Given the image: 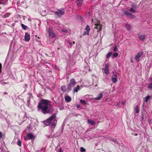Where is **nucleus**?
I'll return each instance as SVG.
<instances>
[{"mask_svg":"<svg viewBox=\"0 0 152 152\" xmlns=\"http://www.w3.org/2000/svg\"><path fill=\"white\" fill-rule=\"evenodd\" d=\"M39 111H41L44 114H51L53 110V107L50 102L46 99H43L37 106Z\"/></svg>","mask_w":152,"mask_h":152,"instance_id":"obj_1","label":"nucleus"},{"mask_svg":"<svg viewBox=\"0 0 152 152\" xmlns=\"http://www.w3.org/2000/svg\"><path fill=\"white\" fill-rule=\"evenodd\" d=\"M56 114L54 113L50 117L46 120L43 121V123L46 126H49L51 127L54 128L56 126L57 120L56 118Z\"/></svg>","mask_w":152,"mask_h":152,"instance_id":"obj_2","label":"nucleus"},{"mask_svg":"<svg viewBox=\"0 0 152 152\" xmlns=\"http://www.w3.org/2000/svg\"><path fill=\"white\" fill-rule=\"evenodd\" d=\"M65 11L64 9L61 8L58 9L56 11H55L54 12L57 17H60L64 14Z\"/></svg>","mask_w":152,"mask_h":152,"instance_id":"obj_3","label":"nucleus"},{"mask_svg":"<svg viewBox=\"0 0 152 152\" xmlns=\"http://www.w3.org/2000/svg\"><path fill=\"white\" fill-rule=\"evenodd\" d=\"M96 23L94 22L93 19H92V23L94 25V28L97 29V31L99 32L102 29V26L98 21H96Z\"/></svg>","mask_w":152,"mask_h":152,"instance_id":"obj_4","label":"nucleus"},{"mask_svg":"<svg viewBox=\"0 0 152 152\" xmlns=\"http://www.w3.org/2000/svg\"><path fill=\"white\" fill-rule=\"evenodd\" d=\"M76 84L75 80L74 79H72L70 82L68 84L67 87V89L68 91H70L71 90L72 88Z\"/></svg>","mask_w":152,"mask_h":152,"instance_id":"obj_5","label":"nucleus"},{"mask_svg":"<svg viewBox=\"0 0 152 152\" xmlns=\"http://www.w3.org/2000/svg\"><path fill=\"white\" fill-rule=\"evenodd\" d=\"M113 74L111 76V80L113 83H115L118 81L117 79V75L114 73H113Z\"/></svg>","mask_w":152,"mask_h":152,"instance_id":"obj_6","label":"nucleus"},{"mask_svg":"<svg viewBox=\"0 0 152 152\" xmlns=\"http://www.w3.org/2000/svg\"><path fill=\"white\" fill-rule=\"evenodd\" d=\"M124 15L126 16L129 17L130 18H134L135 16L132 15L131 13H129L127 10H124Z\"/></svg>","mask_w":152,"mask_h":152,"instance_id":"obj_7","label":"nucleus"},{"mask_svg":"<svg viewBox=\"0 0 152 152\" xmlns=\"http://www.w3.org/2000/svg\"><path fill=\"white\" fill-rule=\"evenodd\" d=\"M143 53L142 51H140L137 53L136 56L135 57V58L137 61H139L140 58L142 55Z\"/></svg>","mask_w":152,"mask_h":152,"instance_id":"obj_8","label":"nucleus"},{"mask_svg":"<svg viewBox=\"0 0 152 152\" xmlns=\"http://www.w3.org/2000/svg\"><path fill=\"white\" fill-rule=\"evenodd\" d=\"M25 41L28 42L30 39V35L27 33H26L25 34L24 37Z\"/></svg>","mask_w":152,"mask_h":152,"instance_id":"obj_9","label":"nucleus"},{"mask_svg":"<svg viewBox=\"0 0 152 152\" xmlns=\"http://www.w3.org/2000/svg\"><path fill=\"white\" fill-rule=\"evenodd\" d=\"M48 32L50 35L53 38L55 37V35L52 29L50 28L49 29Z\"/></svg>","mask_w":152,"mask_h":152,"instance_id":"obj_10","label":"nucleus"},{"mask_svg":"<svg viewBox=\"0 0 152 152\" xmlns=\"http://www.w3.org/2000/svg\"><path fill=\"white\" fill-rule=\"evenodd\" d=\"M34 138V136L33 134H28L27 135V137H26L25 138V140H27L28 139H30Z\"/></svg>","mask_w":152,"mask_h":152,"instance_id":"obj_11","label":"nucleus"},{"mask_svg":"<svg viewBox=\"0 0 152 152\" xmlns=\"http://www.w3.org/2000/svg\"><path fill=\"white\" fill-rule=\"evenodd\" d=\"M138 37L142 41H144L146 37V36L145 35H140L139 34L138 35Z\"/></svg>","mask_w":152,"mask_h":152,"instance_id":"obj_12","label":"nucleus"},{"mask_svg":"<svg viewBox=\"0 0 152 152\" xmlns=\"http://www.w3.org/2000/svg\"><path fill=\"white\" fill-rule=\"evenodd\" d=\"M103 93V92H101L100 93L97 97L94 98V99L95 100H99L102 97Z\"/></svg>","mask_w":152,"mask_h":152,"instance_id":"obj_13","label":"nucleus"},{"mask_svg":"<svg viewBox=\"0 0 152 152\" xmlns=\"http://www.w3.org/2000/svg\"><path fill=\"white\" fill-rule=\"evenodd\" d=\"M65 100L68 102H69L71 100V97L68 95L65 96Z\"/></svg>","mask_w":152,"mask_h":152,"instance_id":"obj_14","label":"nucleus"},{"mask_svg":"<svg viewBox=\"0 0 152 152\" xmlns=\"http://www.w3.org/2000/svg\"><path fill=\"white\" fill-rule=\"evenodd\" d=\"M83 2V0H77V5L80 6Z\"/></svg>","mask_w":152,"mask_h":152,"instance_id":"obj_15","label":"nucleus"},{"mask_svg":"<svg viewBox=\"0 0 152 152\" xmlns=\"http://www.w3.org/2000/svg\"><path fill=\"white\" fill-rule=\"evenodd\" d=\"M88 122L89 124L92 125H93L95 124V122L94 121L91 119L88 120Z\"/></svg>","mask_w":152,"mask_h":152,"instance_id":"obj_16","label":"nucleus"},{"mask_svg":"<svg viewBox=\"0 0 152 152\" xmlns=\"http://www.w3.org/2000/svg\"><path fill=\"white\" fill-rule=\"evenodd\" d=\"M125 26H126V27L128 31H129L130 30L131 26L129 24L127 23L125 24Z\"/></svg>","mask_w":152,"mask_h":152,"instance_id":"obj_17","label":"nucleus"},{"mask_svg":"<svg viewBox=\"0 0 152 152\" xmlns=\"http://www.w3.org/2000/svg\"><path fill=\"white\" fill-rule=\"evenodd\" d=\"M61 89L62 91L65 92L66 91V87L65 85L62 86L61 87Z\"/></svg>","mask_w":152,"mask_h":152,"instance_id":"obj_18","label":"nucleus"},{"mask_svg":"<svg viewBox=\"0 0 152 152\" xmlns=\"http://www.w3.org/2000/svg\"><path fill=\"white\" fill-rule=\"evenodd\" d=\"M21 26L23 28L24 30H26L27 28V26L25 25H24L23 24H22L21 25Z\"/></svg>","mask_w":152,"mask_h":152,"instance_id":"obj_19","label":"nucleus"},{"mask_svg":"<svg viewBox=\"0 0 152 152\" xmlns=\"http://www.w3.org/2000/svg\"><path fill=\"white\" fill-rule=\"evenodd\" d=\"M150 96L149 95H148L147 96L145 97V101L146 102H147L149 99Z\"/></svg>","mask_w":152,"mask_h":152,"instance_id":"obj_20","label":"nucleus"},{"mask_svg":"<svg viewBox=\"0 0 152 152\" xmlns=\"http://www.w3.org/2000/svg\"><path fill=\"white\" fill-rule=\"evenodd\" d=\"M79 90H80L79 86H77L74 88V91L75 92H77Z\"/></svg>","mask_w":152,"mask_h":152,"instance_id":"obj_21","label":"nucleus"},{"mask_svg":"<svg viewBox=\"0 0 152 152\" xmlns=\"http://www.w3.org/2000/svg\"><path fill=\"white\" fill-rule=\"evenodd\" d=\"M18 141L17 142V143L19 146H21V141L19 140V139H18Z\"/></svg>","mask_w":152,"mask_h":152,"instance_id":"obj_22","label":"nucleus"},{"mask_svg":"<svg viewBox=\"0 0 152 152\" xmlns=\"http://www.w3.org/2000/svg\"><path fill=\"white\" fill-rule=\"evenodd\" d=\"M135 112L137 113H138L139 112V108L137 106L135 108Z\"/></svg>","mask_w":152,"mask_h":152,"instance_id":"obj_23","label":"nucleus"},{"mask_svg":"<svg viewBox=\"0 0 152 152\" xmlns=\"http://www.w3.org/2000/svg\"><path fill=\"white\" fill-rule=\"evenodd\" d=\"M30 98H31L30 96H29L28 97L27 99V103H28V105H29V104H30Z\"/></svg>","mask_w":152,"mask_h":152,"instance_id":"obj_24","label":"nucleus"},{"mask_svg":"<svg viewBox=\"0 0 152 152\" xmlns=\"http://www.w3.org/2000/svg\"><path fill=\"white\" fill-rule=\"evenodd\" d=\"M80 102L81 103L84 104L86 105V102L84 100H80Z\"/></svg>","mask_w":152,"mask_h":152,"instance_id":"obj_25","label":"nucleus"},{"mask_svg":"<svg viewBox=\"0 0 152 152\" xmlns=\"http://www.w3.org/2000/svg\"><path fill=\"white\" fill-rule=\"evenodd\" d=\"M85 29L86 30V31H88L89 32L90 30V28L89 26L87 25Z\"/></svg>","mask_w":152,"mask_h":152,"instance_id":"obj_26","label":"nucleus"},{"mask_svg":"<svg viewBox=\"0 0 152 152\" xmlns=\"http://www.w3.org/2000/svg\"><path fill=\"white\" fill-rule=\"evenodd\" d=\"M104 72L106 75H107L109 73V70L108 69H104Z\"/></svg>","mask_w":152,"mask_h":152,"instance_id":"obj_27","label":"nucleus"},{"mask_svg":"<svg viewBox=\"0 0 152 152\" xmlns=\"http://www.w3.org/2000/svg\"><path fill=\"white\" fill-rule=\"evenodd\" d=\"M132 8L134 9V10L137 8V6L136 4H132Z\"/></svg>","mask_w":152,"mask_h":152,"instance_id":"obj_28","label":"nucleus"},{"mask_svg":"<svg viewBox=\"0 0 152 152\" xmlns=\"http://www.w3.org/2000/svg\"><path fill=\"white\" fill-rule=\"evenodd\" d=\"M80 151L81 152H85L86 151V149L83 147H81Z\"/></svg>","mask_w":152,"mask_h":152,"instance_id":"obj_29","label":"nucleus"},{"mask_svg":"<svg viewBox=\"0 0 152 152\" xmlns=\"http://www.w3.org/2000/svg\"><path fill=\"white\" fill-rule=\"evenodd\" d=\"M112 55V53L111 52L109 53L107 55V58H109Z\"/></svg>","mask_w":152,"mask_h":152,"instance_id":"obj_30","label":"nucleus"},{"mask_svg":"<svg viewBox=\"0 0 152 152\" xmlns=\"http://www.w3.org/2000/svg\"><path fill=\"white\" fill-rule=\"evenodd\" d=\"M130 11L132 13H134L135 12V10L134 9L132 8L131 7L130 10Z\"/></svg>","mask_w":152,"mask_h":152,"instance_id":"obj_31","label":"nucleus"},{"mask_svg":"<svg viewBox=\"0 0 152 152\" xmlns=\"http://www.w3.org/2000/svg\"><path fill=\"white\" fill-rule=\"evenodd\" d=\"M111 141L113 142L114 143H116L118 144V142L115 139L111 138Z\"/></svg>","mask_w":152,"mask_h":152,"instance_id":"obj_32","label":"nucleus"},{"mask_svg":"<svg viewBox=\"0 0 152 152\" xmlns=\"http://www.w3.org/2000/svg\"><path fill=\"white\" fill-rule=\"evenodd\" d=\"M10 14L8 13H6L4 15V17L5 18H7L10 16Z\"/></svg>","mask_w":152,"mask_h":152,"instance_id":"obj_33","label":"nucleus"},{"mask_svg":"<svg viewBox=\"0 0 152 152\" xmlns=\"http://www.w3.org/2000/svg\"><path fill=\"white\" fill-rule=\"evenodd\" d=\"M148 88L149 89H152V83H151L149 84Z\"/></svg>","mask_w":152,"mask_h":152,"instance_id":"obj_34","label":"nucleus"},{"mask_svg":"<svg viewBox=\"0 0 152 152\" xmlns=\"http://www.w3.org/2000/svg\"><path fill=\"white\" fill-rule=\"evenodd\" d=\"M89 32H88V31H85L83 34V35H85L86 34H88Z\"/></svg>","mask_w":152,"mask_h":152,"instance_id":"obj_35","label":"nucleus"},{"mask_svg":"<svg viewBox=\"0 0 152 152\" xmlns=\"http://www.w3.org/2000/svg\"><path fill=\"white\" fill-rule=\"evenodd\" d=\"M118 53H114L113 54V56L115 57H116L118 56Z\"/></svg>","mask_w":152,"mask_h":152,"instance_id":"obj_36","label":"nucleus"},{"mask_svg":"<svg viewBox=\"0 0 152 152\" xmlns=\"http://www.w3.org/2000/svg\"><path fill=\"white\" fill-rule=\"evenodd\" d=\"M109 65L108 64H105V66L104 67V69H108V67Z\"/></svg>","mask_w":152,"mask_h":152,"instance_id":"obj_37","label":"nucleus"},{"mask_svg":"<svg viewBox=\"0 0 152 152\" xmlns=\"http://www.w3.org/2000/svg\"><path fill=\"white\" fill-rule=\"evenodd\" d=\"M118 48L117 46H116L115 47L113 50V51H115L118 50Z\"/></svg>","mask_w":152,"mask_h":152,"instance_id":"obj_38","label":"nucleus"},{"mask_svg":"<svg viewBox=\"0 0 152 152\" xmlns=\"http://www.w3.org/2000/svg\"><path fill=\"white\" fill-rule=\"evenodd\" d=\"M63 152V150L62 149V148H60V149H59V152Z\"/></svg>","mask_w":152,"mask_h":152,"instance_id":"obj_39","label":"nucleus"},{"mask_svg":"<svg viewBox=\"0 0 152 152\" xmlns=\"http://www.w3.org/2000/svg\"><path fill=\"white\" fill-rule=\"evenodd\" d=\"M3 133L2 132H0V138H1L2 137V136Z\"/></svg>","mask_w":152,"mask_h":152,"instance_id":"obj_40","label":"nucleus"},{"mask_svg":"<svg viewBox=\"0 0 152 152\" xmlns=\"http://www.w3.org/2000/svg\"><path fill=\"white\" fill-rule=\"evenodd\" d=\"M2 67V65L0 63V73L1 72V69Z\"/></svg>","mask_w":152,"mask_h":152,"instance_id":"obj_41","label":"nucleus"},{"mask_svg":"<svg viewBox=\"0 0 152 152\" xmlns=\"http://www.w3.org/2000/svg\"><path fill=\"white\" fill-rule=\"evenodd\" d=\"M80 107V104H77V108H79Z\"/></svg>","mask_w":152,"mask_h":152,"instance_id":"obj_42","label":"nucleus"},{"mask_svg":"<svg viewBox=\"0 0 152 152\" xmlns=\"http://www.w3.org/2000/svg\"><path fill=\"white\" fill-rule=\"evenodd\" d=\"M66 29H63L62 30V32L64 33L66 32Z\"/></svg>","mask_w":152,"mask_h":152,"instance_id":"obj_43","label":"nucleus"},{"mask_svg":"<svg viewBox=\"0 0 152 152\" xmlns=\"http://www.w3.org/2000/svg\"><path fill=\"white\" fill-rule=\"evenodd\" d=\"M90 13L91 12H89L87 15L88 17H89L90 16Z\"/></svg>","mask_w":152,"mask_h":152,"instance_id":"obj_44","label":"nucleus"},{"mask_svg":"<svg viewBox=\"0 0 152 152\" xmlns=\"http://www.w3.org/2000/svg\"><path fill=\"white\" fill-rule=\"evenodd\" d=\"M68 43L70 45V46L71 47L72 45V43L70 42H69Z\"/></svg>","mask_w":152,"mask_h":152,"instance_id":"obj_45","label":"nucleus"},{"mask_svg":"<svg viewBox=\"0 0 152 152\" xmlns=\"http://www.w3.org/2000/svg\"><path fill=\"white\" fill-rule=\"evenodd\" d=\"M64 109V108L63 107H61V108H60V109L61 110H62L63 109Z\"/></svg>","mask_w":152,"mask_h":152,"instance_id":"obj_46","label":"nucleus"},{"mask_svg":"<svg viewBox=\"0 0 152 152\" xmlns=\"http://www.w3.org/2000/svg\"><path fill=\"white\" fill-rule=\"evenodd\" d=\"M1 83V85H3V84H7V83H4L3 82Z\"/></svg>","mask_w":152,"mask_h":152,"instance_id":"obj_47","label":"nucleus"},{"mask_svg":"<svg viewBox=\"0 0 152 152\" xmlns=\"http://www.w3.org/2000/svg\"><path fill=\"white\" fill-rule=\"evenodd\" d=\"M125 103V102H122V103L123 104H124Z\"/></svg>","mask_w":152,"mask_h":152,"instance_id":"obj_48","label":"nucleus"},{"mask_svg":"<svg viewBox=\"0 0 152 152\" xmlns=\"http://www.w3.org/2000/svg\"><path fill=\"white\" fill-rule=\"evenodd\" d=\"M119 103H118V102L117 103L116 105L119 106Z\"/></svg>","mask_w":152,"mask_h":152,"instance_id":"obj_49","label":"nucleus"},{"mask_svg":"<svg viewBox=\"0 0 152 152\" xmlns=\"http://www.w3.org/2000/svg\"><path fill=\"white\" fill-rule=\"evenodd\" d=\"M3 3L1 2V1L0 0V4H2Z\"/></svg>","mask_w":152,"mask_h":152,"instance_id":"obj_50","label":"nucleus"},{"mask_svg":"<svg viewBox=\"0 0 152 152\" xmlns=\"http://www.w3.org/2000/svg\"><path fill=\"white\" fill-rule=\"evenodd\" d=\"M88 96H89V95H86L85 96L86 97H87Z\"/></svg>","mask_w":152,"mask_h":152,"instance_id":"obj_51","label":"nucleus"},{"mask_svg":"<svg viewBox=\"0 0 152 152\" xmlns=\"http://www.w3.org/2000/svg\"><path fill=\"white\" fill-rule=\"evenodd\" d=\"M151 81H152V82H151V83H152V77H151Z\"/></svg>","mask_w":152,"mask_h":152,"instance_id":"obj_52","label":"nucleus"},{"mask_svg":"<svg viewBox=\"0 0 152 152\" xmlns=\"http://www.w3.org/2000/svg\"><path fill=\"white\" fill-rule=\"evenodd\" d=\"M59 49H60V48H57V49H58V50H59Z\"/></svg>","mask_w":152,"mask_h":152,"instance_id":"obj_53","label":"nucleus"},{"mask_svg":"<svg viewBox=\"0 0 152 152\" xmlns=\"http://www.w3.org/2000/svg\"><path fill=\"white\" fill-rule=\"evenodd\" d=\"M75 42H73V44H75Z\"/></svg>","mask_w":152,"mask_h":152,"instance_id":"obj_54","label":"nucleus"},{"mask_svg":"<svg viewBox=\"0 0 152 152\" xmlns=\"http://www.w3.org/2000/svg\"><path fill=\"white\" fill-rule=\"evenodd\" d=\"M97 86V84H96V85H95V87H96V86Z\"/></svg>","mask_w":152,"mask_h":152,"instance_id":"obj_55","label":"nucleus"},{"mask_svg":"<svg viewBox=\"0 0 152 152\" xmlns=\"http://www.w3.org/2000/svg\"><path fill=\"white\" fill-rule=\"evenodd\" d=\"M44 12H46V10H44Z\"/></svg>","mask_w":152,"mask_h":152,"instance_id":"obj_56","label":"nucleus"},{"mask_svg":"<svg viewBox=\"0 0 152 152\" xmlns=\"http://www.w3.org/2000/svg\"><path fill=\"white\" fill-rule=\"evenodd\" d=\"M72 1L73 0H71Z\"/></svg>","mask_w":152,"mask_h":152,"instance_id":"obj_57","label":"nucleus"}]
</instances>
